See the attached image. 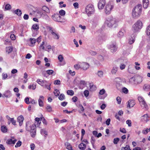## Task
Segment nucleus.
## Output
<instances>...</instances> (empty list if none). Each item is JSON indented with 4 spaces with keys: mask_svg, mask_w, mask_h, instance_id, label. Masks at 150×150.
<instances>
[{
    "mask_svg": "<svg viewBox=\"0 0 150 150\" xmlns=\"http://www.w3.org/2000/svg\"><path fill=\"white\" fill-rule=\"evenodd\" d=\"M63 57L62 55H59L58 57V59L59 62H62L63 61Z\"/></svg>",
    "mask_w": 150,
    "mask_h": 150,
    "instance_id": "nucleus-42",
    "label": "nucleus"
},
{
    "mask_svg": "<svg viewBox=\"0 0 150 150\" xmlns=\"http://www.w3.org/2000/svg\"><path fill=\"white\" fill-rule=\"evenodd\" d=\"M135 38L134 37H131L129 39V43L130 44H132L134 42Z\"/></svg>",
    "mask_w": 150,
    "mask_h": 150,
    "instance_id": "nucleus-31",
    "label": "nucleus"
},
{
    "mask_svg": "<svg viewBox=\"0 0 150 150\" xmlns=\"http://www.w3.org/2000/svg\"><path fill=\"white\" fill-rule=\"evenodd\" d=\"M105 0H100L98 4V8L99 9H103L105 5Z\"/></svg>",
    "mask_w": 150,
    "mask_h": 150,
    "instance_id": "nucleus-9",
    "label": "nucleus"
},
{
    "mask_svg": "<svg viewBox=\"0 0 150 150\" xmlns=\"http://www.w3.org/2000/svg\"><path fill=\"white\" fill-rule=\"evenodd\" d=\"M1 130L3 132H6L7 130L6 127L4 125L2 126L1 127Z\"/></svg>",
    "mask_w": 150,
    "mask_h": 150,
    "instance_id": "nucleus-23",
    "label": "nucleus"
},
{
    "mask_svg": "<svg viewBox=\"0 0 150 150\" xmlns=\"http://www.w3.org/2000/svg\"><path fill=\"white\" fill-rule=\"evenodd\" d=\"M74 67L76 69L78 70L81 67L79 64H77L74 65Z\"/></svg>",
    "mask_w": 150,
    "mask_h": 150,
    "instance_id": "nucleus-49",
    "label": "nucleus"
},
{
    "mask_svg": "<svg viewBox=\"0 0 150 150\" xmlns=\"http://www.w3.org/2000/svg\"><path fill=\"white\" fill-rule=\"evenodd\" d=\"M59 99L61 100H62L64 99L65 96L64 94H61L58 97Z\"/></svg>",
    "mask_w": 150,
    "mask_h": 150,
    "instance_id": "nucleus-36",
    "label": "nucleus"
},
{
    "mask_svg": "<svg viewBox=\"0 0 150 150\" xmlns=\"http://www.w3.org/2000/svg\"><path fill=\"white\" fill-rule=\"evenodd\" d=\"M6 143L8 144H13V140L11 139H8L6 141Z\"/></svg>",
    "mask_w": 150,
    "mask_h": 150,
    "instance_id": "nucleus-56",
    "label": "nucleus"
},
{
    "mask_svg": "<svg viewBox=\"0 0 150 150\" xmlns=\"http://www.w3.org/2000/svg\"><path fill=\"white\" fill-rule=\"evenodd\" d=\"M42 122L44 124L47 125V122L43 116H42Z\"/></svg>",
    "mask_w": 150,
    "mask_h": 150,
    "instance_id": "nucleus-48",
    "label": "nucleus"
},
{
    "mask_svg": "<svg viewBox=\"0 0 150 150\" xmlns=\"http://www.w3.org/2000/svg\"><path fill=\"white\" fill-rule=\"evenodd\" d=\"M98 74L99 77H101L103 76V73L102 71H99L98 72Z\"/></svg>",
    "mask_w": 150,
    "mask_h": 150,
    "instance_id": "nucleus-58",
    "label": "nucleus"
},
{
    "mask_svg": "<svg viewBox=\"0 0 150 150\" xmlns=\"http://www.w3.org/2000/svg\"><path fill=\"white\" fill-rule=\"evenodd\" d=\"M135 104V103L134 100H129L128 101L127 106L129 108L132 107H133Z\"/></svg>",
    "mask_w": 150,
    "mask_h": 150,
    "instance_id": "nucleus-16",
    "label": "nucleus"
},
{
    "mask_svg": "<svg viewBox=\"0 0 150 150\" xmlns=\"http://www.w3.org/2000/svg\"><path fill=\"white\" fill-rule=\"evenodd\" d=\"M113 8L112 3L109 2L106 5L105 8V12L106 14H110Z\"/></svg>",
    "mask_w": 150,
    "mask_h": 150,
    "instance_id": "nucleus-5",
    "label": "nucleus"
},
{
    "mask_svg": "<svg viewBox=\"0 0 150 150\" xmlns=\"http://www.w3.org/2000/svg\"><path fill=\"white\" fill-rule=\"evenodd\" d=\"M6 118L8 120L10 121L13 125H16V121L14 120V118H11L8 115L6 116Z\"/></svg>",
    "mask_w": 150,
    "mask_h": 150,
    "instance_id": "nucleus-14",
    "label": "nucleus"
},
{
    "mask_svg": "<svg viewBox=\"0 0 150 150\" xmlns=\"http://www.w3.org/2000/svg\"><path fill=\"white\" fill-rule=\"evenodd\" d=\"M46 72L49 75H51L54 73V71L52 70H48L46 71Z\"/></svg>",
    "mask_w": 150,
    "mask_h": 150,
    "instance_id": "nucleus-35",
    "label": "nucleus"
},
{
    "mask_svg": "<svg viewBox=\"0 0 150 150\" xmlns=\"http://www.w3.org/2000/svg\"><path fill=\"white\" fill-rule=\"evenodd\" d=\"M30 135L32 137H35L36 134V125L35 124H33L30 126Z\"/></svg>",
    "mask_w": 150,
    "mask_h": 150,
    "instance_id": "nucleus-6",
    "label": "nucleus"
},
{
    "mask_svg": "<svg viewBox=\"0 0 150 150\" xmlns=\"http://www.w3.org/2000/svg\"><path fill=\"white\" fill-rule=\"evenodd\" d=\"M52 18L54 21L61 22V16L58 14H54L52 16Z\"/></svg>",
    "mask_w": 150,
    "mask_h": 150,
    "instance_id": "nucleus-10",
    "label": "nucleus"
},
{
    "mask_svg": "<svg viewBox=\"0 0 150 150\" xmlns=\"http://www.w3.org/2000/svg\"><path fill=\"white\" fill-rule=\"evenodd\" d=\"M89 94V92L88 91L86 90L84 91V94L86 97H87L88 96Z\"/></svg>",
    "mask_w": 150,
    "mask_h": 150,
    "instance_id": "nucleus-51",
    "label": "nucleus"
},
{
    "mask_svg": "<svg viewBox=\"0 0 150 150\" xmlns=\"http://www.w3.org/2000/svg\"><path fill=\"white\" fill-rule=\"evenodd\" d=\"M5 8L6 10L10 9L11 8V6L9 4H7L5 6Z\"/></svg>",
    "mask_w": 150,
    "mask_h": 150,
    "instance_id": "nucleus-55",
    "label": "nucleus"
},
{
    "mask_svg": "<svg viewBox=\"0 0 150 150\" xmlns=\"http://www.w3.org/2000/svg\"><path fill=\"white\" fill-rule=\"evenodd\" d=\"M140 105L142 107H144L146 109H147L148 108V106L145 101L141 103Z\"/></svg>",
    "mask_w": 150,
    "mask_h": 150,
    "instance_id": "nucleus-22",
    "label": "nucleus"
},
{
    "mask_svg": "<svg viewBox=\"0 0 150 150\" xmlns=\"http://www.w3.org/2000/svg\"><path fill=\"white\" fill-rule=\"evenodd\" d=\"M82 67L83 70H86L89 68V65L88 63L84 62L82 64Z\"/></svg>",
    "mask_w": 150,
    "mask_h": 150,
    "instance_id": "nucleus-15",
    "label": "nucleus"
},
{
    "mask_svg": "<svg viewBox=\"0 0 150 150\" xmlns=\"http://www.w3.org/2000/svg\"><path fill=\"white\" fill-rule=\"evenodd\" d=\"M78 108L81 110V112H83L84 110V109L83 107L81 105H78Z\"/></svg>",
    "mask_w": 150,
    "mask_h": 150,
    "instance_id": "nucleus-50",
    "label": "nucleus"
},
{
    "mask_svg": "<svg viewBox=\"0 0 150 150\" xmlns=\"http://www.w3.org/2000/svg\"><path fill=\"white\" fill-rule=\"evenodd\" d=\"M67 93L68 95L71 96H73L74 94V91L71 90H68L67 91Z\"/></svg>",
    "mask_w": 150,
    "mask_h": 150,
    "instance_id": "nucleus-28",
    "label": "nucleus"
},
{
    "mask_svg": "<svg viewBox=\"0 0 150 150\" xmlns=\"http://www.w3.org/2000/svg\"><path fill=\"white\" fill-rule=\"evenodd\" d=\"M126 123L127 124L129 127H131L132 125L131 122L130 120H127L126 121Z\"/></svg>",
    "mask_w": 150,
    "mask_h": 150,
    "instance_id": "nucleus-53",
    "label": "nucleus"
},
{
    "mask_svg": "<svg viewBox=\"0 0 150 150\" xmlns=\"http://www.w3.org/2000/svg\"><path fill=\"white\" fill-rule=\"evenodd\" d=\"M21 144L22 142L20 141H18L15 145V147H20L21 146Z\"/></svg>",
    "mask_w": 150,
    "mask_h": 150,
    "instance_id": "nucleus-39",
    "label": "nucleus"
},
{
    "mask_svg": "<svg viewBox=\"0 0 150 150\" xmlns=\"http://www.w3.org/2000/svg\"><path fill=\"white\" fill-rule=\"evenodd\" d=\"M47 29L48 30L49 33L52 35L54 39H59V35L56 33L55 30L52 28L50 27H47Z\"/></svg>",
    "mask_w": 150,
    "mask_h": 150,
    "instance_id": "nucleus-4",
    "label": "nucleus"
},
{
    "mask_svg": "<svg viewBox=\"0 0 150 150\" xmlns=\"http://www.w3.org/2000/svg\"><path fill=\"white\" fill-rule=\"evenodd\" d=\"M42 9L43 11L48 13L50 12V10L48 8L45 6H44L42 7Z\"/></svg>",
    "mask_w": 150,
    "mask_h": 150,
    "instance_id": "nucleus-26",
    "label": "nucleus"
},
{
    "mask_svg": "<svg viewBox=\"0 0 150 150\" xmlns=\"http://www.w3.org/2000/svg\"><path fill=\"white\" fill-rule=\"evenodd\" d=\"M117 68L116 66H114L113 67L112 69L111 70V73L113 74H115L117 71Z\"/></svg>",
    "mask_w": 150,
    "mask_h": 150,
    "instance_id": "nucleus-24",
    "label": "nucleus"
},
{
    "mask_svg": "<svg viewBox=\"0 0 150 150\" xmlns=\"http://www.w3.org/2000/svg\"><path fill=\"white\" fill-rule=\"evenodd\" d=\"M73 6H74L75 8H77L79 7V4L77 2H75L74 3Z\"/></svg>",
    "mask_w": 150,
    "mask_h": 150,
    "instance_id": "nucleus-59",
    "label": "nucleus"
},
{
    "mask_svg": "<svg viewBox=\"0 0 150 150\" xmlns=\"http://www.w3.org/2000/svg\"><path fill=\"white\" fill-rule=\"evenodd\" d=\"M143 6L145 8H146L149 4L148 0H143Z\"/></svg>",
    "mask_w": 150,
    "mask_h": 150,
    "instance_id": "nucleus-17",
    "label": "nucleus"
},
{
    "mask_svg": "<svg viewBox=\"0 0 150 150\" xmlns=\"http://www.w3.org/2000/svg\"><path fill=\"white\" fill-rule=\"evenodd\" d=\"M122 91L124 93L127 94L128 93V90L125 88H123L122 89Z\"/></svg>",
    "mask_w": 150,
    "mask_h": 150,
    "instance_id": "nucleus-44",
    "label": "nucleus"
},
{
    "mask_svg": "<svg viewBox=\"0 0 150 150\" xmlns=\"http://www.w3.org/2000/svg\"><path fill=\"white\" fill-rule=\"evenodd\" d=\"M37 82L39 84L41 85V86H44L47 89H48V90H50V84H49L48 86H46V84L47 83L46 81H44L43 80H42L38 79L37 81Z\"/></svg>",
    "mask_w": 150,
    "mask_h": 150,
    "instance_id": "nucleus-8",
    "label": "nucleus"
},
{
    "mask_svg": "<svg viewBox=\"0 0 150 150\" xmlns=\"http://www.w3.org/2000/svg\"><path fill=\"white\" fill-rule=\"evenodd\" d=\"M15 13L18 16H21L22 14L21 11L18 9L15 11Z\"/></svg>",
    "mask_w": 150,
    "mask_h": 150,
    "instance_id": "nucleus-25",
    "label": "nucleus"
},
{
    "mask_svg": "<svg viewBox=\"0 0 150 150\" xmlns=\"http://www.w3.org/2000/svg\"><path fill=\"white\" fill-rule=\"evenodd\" d=\"M54 93L56 96H59L60 94V92L57 89H56L54 90Z\"/></svg>",
    "mask_w": 150,
    "mask_h": 150,
    "instance_id": "nucleus-34",
    "label": "nucleus"
},
{
    "mask_svg": "<svg viewBox=\"0 0 150 150\" xmlns=\"http://www.w3.org/2000/svg\"><path fill=\"white\" fill-rule=\"evenodd\" d=\"M24 120V117L22 115H20L18 117V122H19V125L20 126H21L22 125Z\"/></svg>",
    "mask_w": 150,
    "mask_h": 150,
    "instance_id": "nucleus-11",
    "label": "nucleus"
},
{
    "mask_svg": "<svg viewBox=\"0 0 150 150\" xmlns=\"http://www.w3.org/2000/svg\"><path fill=\"white\" fill-rule=\"evenodd\" d=\"M3 95L6 98L10 97L11 96L10 91L9 90L6 91L4 92Z\"/></svg>",
    "mask_w": 150,
    "mask_h": 150,
    "instance_id": "nucleus-19",
    "label": "nucleus"
},
{
    "mask_svg": "<svg viewBox=\"0 0 150 150\" xmlns=\"http://www.w3.org/2000/svg\"><path fill=\"white\" fill-rule=\"evenodd\" d=\"M10 38L12 40H14L16 39L15 36L14 34H11L10 36Z\"/></svg>",
    "mask_w": 150,
    "mask_h": 150,
    "instance_id": "nucleus-60",
    "label": "nucleus"
},
{
    "mask_svg": "<svg viewBox=\"0 0 150 150\" xmlns=\"http://www.w3.org/2000/svg\"><path fill=\"white\" fill-rule=\"evenodd\" d=\"M146 33L148 36L150 37V25L147 28Z\"/></svg>",
    "mask_w": 150,
    "mask_h": 150,
    "instance_id": "nucleus-30",
    "label": "nucleus"
},
{
    "mask_svg": "<svg viewBox=\"0 0 150 150\" xmlns=\"http://www.w3.org/2000/svg\"><path fill=\"white\" fill-rule=\"evenodd\" d=\"M2 79H5L8 77V79H10L11 77V76H8L6 74L3 73L2 75Z\"/></svg>",
    "mask_w": 150,
    "mask_h": 150,
    "instance_id": "nucleus-29",
    "label": "nucleus"
},
{
    "mask_svg": "<svg viewBox=\"0 0 150 150\" xmlns=\"http://www.w3.org/2000/svg\"><path fill=\"white\" fill-rule=\"evenodd\" d=\"M138 100L140 104L141 103H142L145 101L144 98L141 96H139L138 97Z\"/></svg>",
    "mask_w": 150,
    "mask_h": 150,
    "instance_id": "nucleus-33",
    "label": "nucleus"
},
{
    "mask_svg": "<svg viewBox=\"0 0 150 150\" xmlns=\"http://www.w3.org/2000/svg\"><path fill=\"white\" fill-rule=\"evenodd\" d=\"M30 46H33L36 42V40L34 38H30Z\"/></svg>",
    "mask_w": 150,
    "mask_h": 150,
    "instance_id": "nucleus-21",
    "label": "nucleus"
},
{
    "mask_svg": "<svg viewBox=\"0 0 150 150\" xmlns=\"http://www.w3.org/2000/svg\"><path fill=\"white\" fill-rule=\"evenodd\" d=\"M124 149L125 150H131L130 149L129 146L128 145H127L124 148Z\"/></svg>",
    "mask_w": 150,
    "mask_h": 150,
    "instance_id": "nucleus-64",
    "label": "nucleus"
},
{
    "mask_svg": "<svg viewBox=\"0 0 150 150\" xmlns=\"http://www.w3.org/2000/svg\"><path fill=\"white\" fill-rule=\"evenodd\" d=\"M106 23L109 27L115 28L117 25L116 21L112 18H109L106 21Z\"/></svg>",
    "mask_w": 150,
    "mask_h": 150,
    "instance_id": "nucleus-2",
    "label": "nucleus"
},
{
    "mask_svg": "<svg viewBox=\"0 0 150 150\" xmlns=\"http://www.w3.org/2000/svg\"><path fill=\"white\" fill-rule=\"evenodd\" d=\"M143 25L142 22L140 21H137L133 26V29L135 32L138 31L142 28Z\"/></svg>",
    "mask_w": 150,
    "mask_h": 150,
    "instance_id": "nucleus-3",
    "label": "nucleus"
},
{
    "mask_svg": "<svg viewBox=\"0 0 150 150\" xmlns=\"http://www.w3.org/2000/svg\"><path fill=\"white\" fill-rule=\"evenodd\" d=\"M41 133L42 134H45V135H47V132L45 131V130L44 129H41Z\"/></svg>",
    "mask_w": 150,
    "mask_h": 150,
    "instance_id": "nucleus-47",
    "label": "nucleus"
},
{
    "mask_svg": "<svg viewBox=\"0 0 150 150\" xmlns=\"http://www.w3.org/2000/svg\"><path fill=\"white\" fill-rule=\"evenodd\" d=\"M42 120V116L40 117H36L35 119V123L37 125V126L38 127L41 124V120Z\"/></svg>",
    "mask_w": 150,
    "mask_h": 150,
    "instance_id": "nucleus-13",
    "label": "nucleus"
},
{
    "mask_svg": "<svg viewBox=\"0 0 150 150\" xmlns=\"http://www.w3.org/2000/svg\"><path fill=\"white\" fill-rule=\"evenodd\" d=\"M142 8V6L141 5H138L136 6L132 11V16L134 17L139 16L141 13Z\"/></svg>",
    "mask_w": 150,
    "mask_h": 150,
    "instance_id": "nucleus-1",
    "label": "nucleus"
},
{
    "mask_svg": "<svg viewBox=\"0 0 150 150\" xmlns=\"http://www.w3.org/2000/svg\"><path fill=\"white\" fill-rule=\"evenodd\" d=\"M44 100V97L42 96H41L38 100L39 104L40 106L42 107L43 106V103L42 101Z\"/></svg>",
    "mask_w": 150,
    "mask_h": 150,
    "instance_id": "nucleus-12",
    "label": "nucleus"
},
{
    "mask_svg": "<svg viewBox=\"0 0 150 150\" xmlns=\"http://www.w3.org/2000/svg\"><path fill=\"white\" fill-rule=\"evenodd\" d=\"M119 139L118 138H116L114 139L113 142L115 144H117L119 141Z\"/></svg>",
    "mask_w": 150,
    "mask_h": 150,
    "instance_id": "nucleus-41",
    "label": "nucleus"
},
{
    "mask_svg": "<svg viewBox=\"0 0 150 150\" xmlns=\"http://www.w3.org/2000/svg\"><path fill=\"white\" fill-rule=\"evenodd\" d=\"M32 28L34 30L37 31L39 29V25L37 24H33L32 26Z\"/></svg>",
    "mask_w": 150,
    "mask_h": 150,
    "instance_id": "nucleus-20",
    "label": "nucleus"
},
{
    "mask_svg": "<svg viewBox=\"0 0 150 150\" xmlns=\"http://www.w3.org/2000/svg\"><path fill=\"white\" fill-rule=\"evenodd\" d=\"M79 147L80 149L84 150L86 147V145L83 143H81L79 145Z\"/></svg>",
    "mask_w": 150,
    "mask_h": 150,
    "instance_id": "nucleus-18",
    "label": "nucleus"
},
{
    "mask_svg": "<svg viewBox=\"0 0 150 150\" xmlns=\"http://www.w3.org/2000/svg\"><path fill=\"white\" fill-rule=\"evenodd\" d=\"M94 11L93 6L91 4H88L86 8V12L88 15L92 14Z\"/></svg>",
    "mask_w": 150,
    "mask_h": 150,
    "instance_id": "nucleus-7",
    "label": "nucleus"
},
{
    "mask_svg": "<svg viewBox=\"0 0 150 150\" xmlns=\"http://www.w3.org/2000/svg\"><path fill=\"white\" fill-rule=\"evenodd\" d=\"M30 148L31 150H34L35 148V144H32L30 145Z\"/></svg>",
    "mask_w": 150,
    "mask_h": 150,
    "instance_id": "nucleus-54",
    "label": "nucleus"
},
{
    "mask_svg": "<svg viewBox=\"0 0 150 150\" xmlns=\"http://www.w3.org/2000/svg\"><path fill=\"white\" fill-rule=\"evenodd\" d=\"M105 92V91L104 89H102L100 91L99 93L100 95H102Z\"/></svg>",
    "mask_w": 150,
    "mask_h": 150,
    "instance_id": "nucleus-61",
    "label": "nucleus"
},
{
    "mask_svg": "<svg viewBox=\"0 0 150 150\" xmlns=\"http://www.w3.org/2000/svg\"><path fill=\"white\" fill-rule=\"evenodd\" d=\"M66 148L69 150H72V147L70 144L68 142L65 144Z\"/></svg>",
    "mask_w": 150,
    "mask_h": 150,
    "instance_id": "nucleus-27",
    "label": "nucleus"
},
{
    "mask_svg": "<svg viewBox=\"0 0 150 150\" xmlns=\"http://www.w3.org/2000/svg\"><path fill=\"white\" fill-rule=\"evenodd\" d=\"M13 50L12 48L11 47H7L6 48V52H8V54L11 52Z\"/></svg>",
    "mask_w": 150,
    "mask_h": 150,
    "instance_id": "nucleus-32",
    "label": "nucleus"
},
{
    "mask_svg": "<svg viewBox=\"0 0 150 150\" xmlns=\"http://www.w3.org/2000/svg\"><path fill=\"white\" fill-rule=\"evenodd\" d=\"M64 2L63 1H61L59 2V4H60V8H62V7H65L66 6V4H63V5H62L63 4Z\"/></svg>",
    "mask_w": 150,
    "mask_h": 150,
    "instance_id": "nucleus-46",
    "label": "nucleus"
},
{
    "mask_svg": "<svg viewBox=\"0 0 150 150\" xmlns=\"http://www.w3.org/2000/svg\"><path fill=\"white\" fill-rule=\"evenodd\" d=\"M36 88V85L35 84H33L30 85L29 86V88L33 90H35Z\"/></svg>",
    "mask_w": 150,
    "mask_h": 150,
    "instance_id": "nucleus-40",
    "label": "nucleus"
},
{
    "mask_svg": "<svg viewBox=\"0 0 150 150\" xmlns=\"http://www.w3.org/2000/svg\"><path fill=\"white\" fill-rule=\"evenodd\" d=\"M116 100L118 104H120L121 102V99L119 97H118L116 98Z\"/></svg>",
    "mask_w": 150,
    "mask_h": 150,
    "instance_id": "nucleus-63",
    "label": "nucleus"
},
{
    "mask_svg": "<svg viewBox=\"0 0 150 150\" xmlns=\"http://www.w3.org/2000/svg\"><path fill=\"white\" fill-rule=\"evenodd\" d=\"M59 13L62 16H64L65 14V12L63 10H60L59 12Z\"/></svg>",
    "mask_w": 150,
    "mask_h": 150,
    "instance_id": "nucleus-37",
    "label": "nucleus"
},
{
    "mask_svg": "<svg viewBox=\"0 0 150 150\" xmlns=\"http://www.w3.org/2000/svg\"><path fill=\"white\" fill-rule=\"evenodd\" d=\"M149 130V129H146V130H143L142 132L144 134H146L148 132Z\"/></svg>",
    "mask_w": 150,
    "mask_h": 150,
    "instance_id": "nucleus-62",
    "label": "nucleus"
},
{
    "mask_svg": "<svg viewBox=\"0 0 150 150\" xmlns=\"http://www.w3.org/2000/svg\"><path fill=\"white\" fill-rule=\"evenodd\" d=\"M120 132L123 133H126V131L124 128H120Z\"/></svg>",
    "mask_w": 150,
    "mask_h": 150,
    "instance_id": "nucleus-52",
    "label": "nucleus"
},
{
    "mask_svg": "<svg viewBox=\"0 0 150 150\" xmlns=\"http://www.w3.org/2000/svg\"><path fill=\"white\" fill-rule=\"evenodd\" d=\"M46 109L48 112H50L52 111V107L50 106H47L46 108Z\"/></svg>",
    "mask_w": 150,
    "mask_h": 150,
    "instance_id": "nucleus-45",
    "label": "nucleus"
},
{
    "mask_svg": "<svg viewBox=\"0 0 150 150\" xmlns=\"http://www.w3.org/2000/svg\"><path fill=\"white\" fill-rule=\"evenodd\" d=\"M54 83L55 85H59L60 84V81L59 80H55L54 82Z\"/></svg>",
    "mask_w": 150,
    "mask_h": 150,
    "instance_id": "nucleus-43",
    "label": "nucleus"
},
{
    "mask_svg": "<svg viewBox=\"0 0 150 150\" xmlns=\"http://www.w3.org/2000/svg\"><path fill=\"white\" fill-rule=\"evenodd\" d=\"M45 45V42H42V43L40 45V48H42V49L43 50H45V47H44V46H43V45Z\"/></svg>",
    "mask_w": 150,
    "mask_h": 150,
    "instance_id": "nucleus-57",
    "label": "nucleus"
},
{
    "mask_svg": "<svg viewBox=\"0 0 150 150\" xmlns=\"http://www.w3.org/2000/svg\"><path fill=\"white\" fill-rule=\"evenodd\" d=\"M143 89L144 90H150V86L149 85H145L143 87Z\"/></svg>",
    "mask_w": 150,
    "mask_h": 150,
    "instance_id": "nucleus-38",
    "label": "nucleus"
}]
</instances>
